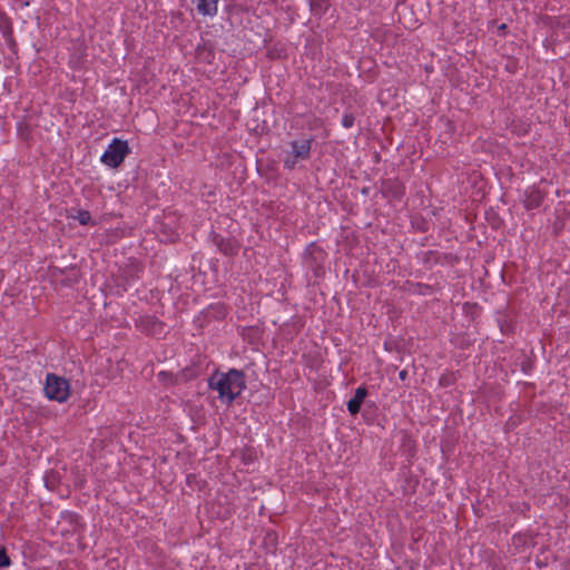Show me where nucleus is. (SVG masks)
<instances>
[{
	"label": "nucleus",
	"mask_w": 570,
	"mask_h": 570,
	"mask_svg": "<svg viewBox=\"0 0 570 570\" xmlns=\"http://www.w3.org/2000/svg\"><path fill=\"white\" fill-rule=\"evenodd\" d=\"M212 390L218 392L223 402L230 404L246 389L243 371L232 368L227 373L215 372L208 381Z\"/></svg>",
	"instance_id": "1"
},
{
	"label": "nucleus",
	"mask_w": 570,
	"mask_h": 570,
	"mask_svg": "<svg viewBox=\"0 0 570 570\" xmlns=\"http://www.w3.org/2000/svg\"><path fill=\"white\" fill-rule=\"evenodd\" d=\"M45 392L50 400L65 402L70 394V385L66 379L55 374H48L46 379Z\"/></svg>",
	"instance_id": "2"
},
{
	"label": "nucleus",
	"mask_w": 570,
	"mask_h": 570,
	"mask_svg": "<svg viewBox=\"0 0 570 570\" xmlns=\"http://www.w3.org/2000/svg\"><path fill=\"white\" fill-rule=\"evenodd\" d=\"M128 154L129 147L127 141L115 138L102 154L101 161L111 168H117Z\"/></svg>",
	"instance_id": "3"
},
{
	"label": "nucleus",
	"mask_w": 570,
	"mask_h": 570,
	"mask_svg": "<svg viewBox=\"0 0 570 570\" xmlns=\"http://www.w3.org/2000/svg\"><path fill=\"white\" fill-rule=\"evenodd\" d=\"M218 0H191L197 11L202 16H215L217 13Z\"/></svg>",
	"instance_id": "4"
},
{
	"label": "nucleus",
	"mask_w": 570,
	"mask_h": 570,
	"mask_svg": "<svg viewBox=\"0 0 570 570\" xmlns=\"http://www.w3.org/2000/svg\"><path fill=\"white\" fill-rule=\"evenodd\" d=\"M543 200V195L541 194V191L534 187H531L529 189L525 190V196H524V207L527 209H534V208H538L541 203Z\"/></svg>",
	"instance_id": "5"
},
{
	"label": "nucleus",
	"mask_w": 570,
	"mask_h": 570,
	"mask_svg": "<svg viewBox=\"0 0 570 570\" xmlns=\"http://www.w3.org/2000/svg\"><path fill=\"white\" fill-rule=\"evenodd\" d=\"M366 395L367 390L365 387L361 386L355 391L354 396L347 402V410L352 415H355L360 412L361 405Z\"/></svg>",
	"instance_id": "6"
},
{
	"label": "nucleus",
	"mask_w": 570,
	"mask_h": 570,
	"mask_svg": "<svg viewBox=\"0 0 570 570\" xmlns=\"http://www.w3.org/2000/svg\"><path fill=\"white\" fill-rule=\"evenodd\" d=\"M382 191L389 198L399 199L404 194V187L397 181L387 180L383 184Z\"/></svg>",
	"instance_id": "7"
},
{
	"label": "nucleus",
	"mask_w": 570,
	"mask_h": 570,
	"mask_svg": "<svg viewBox=\"0 0 570 570\" xmlns=\"http://www.w3.org/2000/svg\"><path fill=\"white\" fill-rule=\"evenodd\" d=\"M311 151V141L302 140V141H293L291 154L294 155L295 158L307 159L309 157Z\"/></svg>",
	"instance_id": "8"
},
{
	"label": "nucleus",
	"mask_w": 570,
	"mask_h": 570,
	"mask_svg": "<svg viewBox=\"0 0 570 570\" xmlns=\"http://www.w3.org/2000/svg\"><path fill=\"white\" fill-rule=\"evenodd\" d=\"M311 11L315 16H321L325 12L328 7L327 0H309Z\"/></svg>",
	"instance_id": "9"
},
{
	"label": "nucleus",
	"mask_w": 570,
	"mask_h": 570,
	"mask_svg": "<svg viewBox=\"0 0 570 570\" xmlns=\"http://www.w3.org/2000/svg\"><path fill=\"white\" fill-rule=\"evenodd\" d=\"M218 247L225 255H234L237 253V246L232 240H222L218 243Z\"/></svg>",
	"instance_id": "10"
},
{
	"label": "nucleus",
	"mask_w": 570,
	"mask_h": 570,
	"mask_svg": "<svg viewBox=\"0 0 570 570\" xmlns=\"http://www.w3.org/2000/svg\"><path fill=\"white\" fill-rule=\"evenodd\" d=\"M0 31L4 36H8L11 33V22H10L9 18L7 17V14L2 10H0Z\"/></svg>",
	"instance_id": "11"
},
{
	"label": "nucleus",
	"mask_w": 570,
	"mask_h": 570,
	"mask_svg": "<svg viewBox=\"0 0 570 570\" xmlns=\"http://www.w3.org/2000/svg\"><path fill=\"white\" fill-rule=\"evenodd\" d=\"M75 218L81 224V225H87L90 223L91 220V215L89 212L87 210H79L77 213V215L75 216Z\"/></svg>",
	"instance_id": "12"
},
{
	"label": "nucleus",
	"mask_w": 570,
	"mask_h": 570,
	"mask_svg": "<svg viewBox=\"0 0 570 570\" xmlns=\"http://www.w3.org/2000/svg\"><path fill=\"white\" fill-rule=\"evenodd\" d=\"M354 120H355V118L352 114H346V115H344V117L342 119V125L345 128H351L354 125Z\"/></svg>",
	"instance_id": "13"
},
{
	"label": "nucleus",
	"mask_w": 570,
	"mask_h": 570,
	"mask_svg": "<svg viewBox=\"0 0 570 570\" xmlns=\"http://www.w3.org/2000/svg\"><path fill=\"white\" fill-rule=\"evenodd\" d=\"M299 158H295L294 155L289 154L286 159H284V165L285 167L292 169L294 168V166L296 165L297 160Z\"/></svg>",
	"instance_id": "14"
},
{
	"label": "nucleus",
	"mask_w": 570,
	"mask_h": 570,
	"mask_svg": "<svg viewBox=\"0 0 570 570\" xmlns=\"http://www.w3.org/2000/svg\"><path fill=\"white\" fill-rule=\"evenodd\" d=\"M10 564V559L7 556L4 550H0V568L8 567Z\"/></svg>",
	"instance_id": "15"
},
{
	"label": "nucleus",
	"mask_w": 570,
	"mask_h": 570,
	"mask_svg": "<svg viewBox=\"0 0 570 570\" xmlns=\"http://www.w3.org/2000/svg\"><path fill=\"white\" fill-rule=\"evenodd\" d=\"M399 377H400V380L404 381L407 377V371L406 370H402L399 373Z\"/></svg>",
	"instance_id": "16"
},
{
	"label": "nucleus",
	"mask_w": 570,
	"mask_h": 570,
	"mask_svg": "<svg viewBox=\"0 0 570 570\" xmlns=\"http://www.w3.org/2000/svg\"><path fill=\"white\" fill-rule=\"evenodd\" d=\"M507 28V26L503 23L499 27L500 30H504Z\"/></svg>",
	"instance_id": "17"
}]
</instances>
